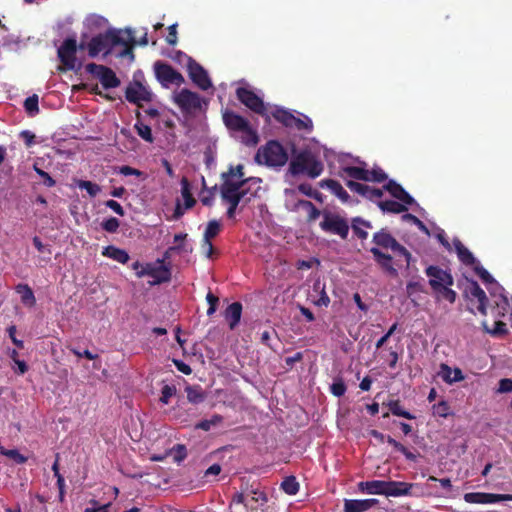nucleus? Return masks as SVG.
<instances>
[{
  "instance_id": "1",
  "label": "nucleus",
  "mask_w": 512,
  "mask_h": 512,
  "mask_svg": "<svg viewBox=\"0 0 512 512\" xmlns=\"http://www.w3.org/2000/svg\"><path fill=\"white\" fill-rule=\"evenodd\" d=\"M323 170V163L318 156L309 149H304L299 152L295 151L289 163V173L292 176L305 174L315 179L322 174Z\"/></svg>"
},
{
  "instance_id": "2",
  "label": "nucleus",
  "mask_w": 512,
  "mask_h": 512,
  "mask_svg": "<svg viewBox=\"0 0 512 512\" xmlns=\"http://www.w3.org/2000/svg\"><path fill=\"white\" fill-rule=\"evenodd\" d=\"M255 161L268 167H282L288 161V153L279 141L270 140L258 149Z\"/></svg>"
},
{
  "instance_id": "3",
  "label": "nucleus",
  "mask_w": 512,
  "mask_h": 512,
  "mask_svg": "<svg viewBox=\"0 0 512 512\" xmlns=\"http://www.w3.org/2000/svg\"><path fill=\"white\" fill-rule=\"evenodd\" d=\"M118 44H125L121 31L109 29L105 33H99L91 38L87 44L88 55L95 58L103 52L104 56H107Z\"/></svg>"
},
{
  "instance_id": "4",
  "label": "nucleus",
  "mask_w": 512,
  "mask_h": 512,
  "mask_svg": "<svg viewBox=\"0 0 512 512\" xmlns=\"http://www.w3.org/2000/svg\"><path fill=\"white\" fill-rule=\"evenodd\" d=\"M223 122L229 130L245 133L243 143L246 145L255 146L258 143L259 138L256 131L251 128L249 121L243 116L227 110L223 113Z\"/></svg>"
},
{
  "instance_id": "5",
  "label": "nucleus",
  "mask_w": 512,
  "mask_h": 512,
  "mask_svg": "<svg viewBox=\"0 0 512 512\" xmlns=\"http://www.w3.org/2000/svg\"><path fill=\"white\" fill-rule=\"evenodd\" d=\"M300 115L301 117H296L292 112L284 108H276L272 112L273 118L285 127L311 132L313 129L312 120L306 115Z\"/></svg>"
},
{
  "instance_id": "6",
  "label": "nucleus",
  "mask_w": 512,
  "mask_h": 512,
  "mask_svg": "<svg viewBox=\"0 0 512 512\" xmlns=\"http://www.w3.org/2000/svg\"><path fill=\"white\" fill-rule=\"evenodd\" d=\"M260 182L261 179L257 177H248L238 181L225 178L222 180V184L219 188L222 201L232 199L243 200L245 198V193L242 191V186L248 184H259Z\"/></svg>"
},
{
  "instance_id": "7",
  "label": "nucleus",
  "mask_w": 512,
  "mask_h": 512,
  "mask_svg": "<svg viewBox=\"0 0 512 512\" xmlns=\"http://www.w3.org/2000/svg\"><path fill=\"white\" fill-rule=\"evenodd\" d=\"M136 276L142 278L144 276H150L153 281L150 285H159L162 283L169 282L171 280V268L170 263L167 265H161L159 263H146L142 270L137 271Z\"/></svg>"
},
{
  "instance_id": "8",
  "label": "nucleus",
  "mask_w": 512,
  "mask_h": 512,
  "mask_svg": "<svg viewBox=\"0 0 512 512\" xmlns=\"http://www.w3.org/2000/svg\"><path fill=\"white\" fill-rule=\"evenodd\" d=\"M154 71L157 80L165 87L170 84L180 86L185 82L182 74L165 62L156 61L154 63Z\"/></svg>"
},
{
  "instance_id": "9",
  "label": "nucleus",
  "mask_w": 512,
  "mask_h": 512,
  "mask_svg": "<svg viewBox=\"0 0 512 512\" xmlns=\"http://www.w3.org/2000/svg\"><path fill=\"white\" fill-rule=\"evenodd\" d=\"M320 228L325 232L340 236L343 240L347 239L349 233L347 220L337 214H324L323 221L320 222Z\"/></svg>"
},
{
  "instance_id": "10",
  "label": "nucleus",
  "mask_w": 512,
  "mask_h": 512,
  "mask_svg": "<svg viewBox=\"0 0 512 512\" xmlns=\"http://www.w3.org/2000/svg\"><path fill=\"white\" fill-rule=\"evenodd\" d=\"M86 71L98 77L105 89L116 88L121 83L115 72L109 67L89 63L86 65Z\"/></svg>"
},
{
  "instance_id": "11",
  "label": "nucleus",
  "mask_w": 512,
  "mask_h": 512,
  "mask_svg": "<svg viewBox=\"0 0 512 512\" xmlns=\"http://www.w3.org/2000/svg\"><path fill=\"white\" fill-rule=\"evenodd\" d=\"M238 100L253 112L259 115H265L266 107L263 100L252 90L239 87L236 89Z\"/></svg>"
},
{
  "instance_id": "12",
  "label": "nucleus",
  "mask_w": 512,
  "mask_h": 512,
  "mask_svg": "<svg viewBox=\"0 0 512 512\" xmlns=\"http://www.w3.org/2000/svg\"><path fill=\"white\" fill-rule=\"evenodd\" d=\"M174 102L186 113L200 110L202 107V99L199 94L186 88L175 95Z\"/></svg>"
},
{
  "instance_id": "13",
  "label": "nucleus",
  "mask_w": 512,
  "mask_h": 512,
  "mask_svg": "<svg viewBox=\"0 0 512 512\" xmlns=\"http://www.w3.org/2000/svg\"><path fill=\"white\" fill-rule=\"evenodd\" d=\"M77 41L75 38H67L58 48L57 55L60 62L67 70H73L76 65Z\"/></svg>"
},
{
  "instance_id": "14",
  "label": "nucleus",
  "mask_w": 512,
  "mask_h": 512,
  "mask_svg": "<svg viewBox=\"0 0 512 512\" xmlns=\"http://www.w3.org/2000/svg\"><path fill=\"white\" fill-rule=\"evenodd\" d=\"M187 70L192 82L201 90L206 91L212 87V82L208 76L207 71L194 59H189Z\"/></svg>"
},
{
  "instance_id": "15",
  "label": "nucleus",
  "mask_w": 512,
  "mask_h": 512,
  "mask_svg": "<svg viewBox=\"0 0 512 512\" xmlns=\"http://www.w3.org/2000/svg\"><path fill=\"white\" fill-rule=\"evenodd\" d=\"M464 500L471 504H492L501 501H512V494L469 492L464 494Z\"/></svg>"
},
{
  "instance_id": "16",
  "label": "nucleus",
  "mask_w": 512,
  "mask_h": 512,
  "mask_svg": "<svg viewBox=\"0 0 512 512\" xmlns=\"http://www.w3.org/2000/svg\"><path fill=\"white\" fill-rule=\"evenodd\" d=\"M425 274L429 278V285L431 289H436L442 284H454V279L451 273L439 266H428L425 269Z\"/></svg>"
},
{
  "instance_id": "17",
  "label": "nucleus",
  "mask_w": 512,
  "mask_h": 512,
  "mask_svg": "<svg viewBox=\"0 0 512 512\" xmlns=\"http://www.w3.org/2000/svg\"><path fill=\"white\" fill-rule=\"evenodd\" d=\"M474 272L481 278V280L486 284H493L495 287V291L490 293L494 295L496 291H499V297L501 302H496L497 306L503 305V308L505 309L507 306H509L508 298L503 294L504 288L499 285L495 279L492 277V275L481 265L476 263L474 265Z\"/></svg>"
},
{
  "instance_id": "18",
  "label": "nucleus",
  "mask_w": 512,
  "mask_h": 512,
  "mask_svg": "<svg viewBox=\"0 0 512 512\" xmlns=\"http://www.w3.org/2000/svg\"><path fill=\"white\" fill-rule=\"evenodd\" d=\"M465 295L471 300L476 299L478 302L477 310L482 315H487L488 298L486 296L485 291L480 287V285L475 280H471L469 282V285L465 290Z\"/></svg>"
},
{
  "instance_id": "19",
  "label": "nucleus",
  "mask_w": 512,
  "mask_h": 512,
  "mask_svg": "<svg viewBox=\"0 0 512 512\" xmlns=\"http://www.w3.org/2000/svg\"><path fill=\"white\" fill-rule=\"evenodd\" d=\"M125 98L128 102L140 106L141 101H150L151 93L140 83L129 85L125 90Z\"/></svg>"
},
{
  "instance_id": "20",
  "label": "nucleus",
  "mask_w": 512,
  "mask_h": 512,
  "mask_svg": "<svg viewBox=\"0 0 512 512\" xmlns=\"http://www.w3.org/2000/svg\"><path fill=\"white\" fill-rule=\"evenodd\" d=\"M370 252L377 265L390 276H397V269L393 265V257L390 254L382 252L378 247H372Z\"/></svg>"
},
{
  "instance_id": "21",
  "label": "nucleus",
  "mask_w": 512,
  "mask_h": 512,
  "mask_svg": "<svg viewBox=\"0 0 512 512\" xmlns=\"http://www.w3.org/2000/svg\"><path fill=\"white\" fill-rule=\"evenodd\" d=\"M383 189L391 194L392 197L401 201L406 205L415 204L414 198L395 180H389L384 186Z\"/></svg>"
},
{
  "instance_id": "22",
  "label": "nucleus",
  "mask_w": 512,
  "mask_h": 512,
  "mask_svg": "<svg viewBox=\"0 0 512 512\" xmlns=\"http://www.w3.org/2000/svg\"><path fill=\"white\" fill-rule=\"evenodd\" d=\"M377 499H346L344 501V512H366L378 505Z\"/></svg>"
},
{
  "instance_id": "23",
  "label": "nucleus",
  "mask_w": 512,
  "mask_h": 512,
  "mask_svg": "<svg viewBox=\"0 0 512 512\" xmlns=\"http://www.w3.org/2000/svg\"><path fill=\"white\" fill-rule=\"evenodd\" d=\"M415 486L413 483L401 481H386V496L400 497L411 495V490Z\"/></svg>"
},
{
  "instance_id": "24",
  "label": "nucleus",
  "mask_w": 512,
  "mask_h": 512,
  "mask_svg": "<svg viewBox=\"0 0 512 512\" xmlns=\"http://www.w3.org/2000/svg\"><path fill=\"white\" fill-rule=\"evenodd\" d=\"M242 304L240 302H233L224 311V318L227 321L229 328L234 330L241 320Z\"/></svg>"
},
{
  "instance_id": "25",
  "label": "nucleus",
  "mask_w": 512,
  "mask_h": 512,
  "mask_svg": "<svg viewBox=\"0 0 512 512\" xmlns=\"http://www.w3.org/2000/svg\"><path fill=\"white\" fill-rule=\"evenodd\" d=\"M322 188H327L332 194L339 198L342 203H348L350 195L342 187V185L334 179H323L320 182Z\"/></svg>"
},
{
  "instance_id": "26",
  "label": "nucleus",
  "mask_w": 512,
  "mask_h": 512,
  "mask_svg": "<svg viewBox=\"0 0 512 512\" xmlns=\"http://www.w3.org/2000/svg\"><path fill=\"white\" fill-rule=\"evenodd\" d=\"M439 375L442 380L447 384H453L456 382H460L465 379L463 372L460 368L455 367L452 369L449 365L442 363L440 365Z\"/></svg>"
},
{
  "instance_id": "27",
  "label": "nucleus",
  "mask_w": 512,
  "mask_h": 512,
  "mask_svg": "<svg viewBox=\"0 0 512 512\" xmlns=\"http://www.w3.org/2000/svg\"><path fill=\"white\" fill-rule=\"evenodd\" d=\"M358 489L372 495H385L386 496V481L372 480L362 481L358 483Z\"/></svg>"
},
{
  "instance_id": "28",
  "label": "nucleus",
  "mask_w": 512,
  "mask_h": 512,
  "mask_svg": "<svg viewBox=\"0 0 512 512\" xmlns=\"http://www.w3.org/2000/svg\"><path fill=\"white\" fill-rule=\"evenodd\" d=\"M453 245L455 248V251L457 253L458 259L466 266H474L477 261L474 257V255L469 251L468 248H466L463 243L458 239L455 238L453 240Z\"/></svg>"
},
{
  "instance_id": "29",
  "label": "nucleus",
  "mask_w": 512,
  "mask_h": 512,
  "mask_svg": "<svg viewBox=\"0 0 512 512\" xmlns=\"http://www.w3.org/2000/svg\"><path fill=\"white\" fill-rule=\"evenodd\" d=\"M372 241L379 247L391 250L398 242L386 229L374 233Z\"/></svg>"
},
{
  "instance_id": "30",
  "label": "nucleus",
  "mask_w": 512,
  "mask_h": 512,
  "mask_svg": "<svg viewBox=\"0 0 512 512\" xmlns=\"http://www.w3.org/2000/svg\"><path fill=\"white\" fill-rule=\"evenodd\" d=\"M388 409L389 412L383 414V417L386 418L389 416V413H391L394 416L403 417L408 420H413L416 417L411 414L409 411H406L403 406L401 405V401L399 399L396 400H389L387 403H384Z\"/></svg>"
},
{
  "instance_id": "31",
  "label": "nucleus",
  "mask_w": 512,
  "mask_h": 512,
  "mask_svg": "<svg viewBox=\"0 0 512 512\" xmlns=\"http://www.w3.org/2000/svg\"><path fill=\"white\" fill-rule=\"evenodd\" d=\"M102 255L117 261L118 263L125 264L129 261V254L121 248L113 245H108L103 248Z\"/></svg>"
},
{
  "instance_id": "32",
  "label": "nucleus",
  "mask_w": 512,
  "mask_h": 512,
  "mask_svg": "<svg viewBox=\"0 0 512 512\" xmlns=\"http://www.w3.org/2000/svg\"><path fill=\"white\" fill-rule=\"evenodd\" d=\"M16 292L20 295L21 302L27 307H33L36 304V298L33 290L28 284L20 283L15 287Z\"/></svg>"
},
{
  "instance_id": "33",
  "label": "nucleus",
  "mask_w": 512,
  "mask_h": 512,
  "mask_svg": "<svg viewBox=\"0 0 512 512\" xmlns=\"http://www.w3.org/2000/svg\"><path fill=\"white\" fill-rule=\"evenodd\" d=\"M453 284H442L436 289H432L433 293L435 294L436 300H446L449 303L453 304L456 301L457 293L451 289V286Z\"/></svg>"
},
{
  "instance_id": "34",
  "label": "nucleus",
  "mask_w": 512,
  "mask_h": 512,
  "mask_svg": "<svg viewBox=\"0 0 512 512\" xmlns=\"http://www.w3.org/2000/svg\"><path fill=\"white\" fill-rule=\"evenodd\" d=\"M344 175L355 180H368V170L358 166L343 167L340 176L344 177Z\"/></svg>"
},
{
  "instance_id": "35",
  "label": "nucleus",
  "mask_w": 512,
  "mask_h": 512,
  "mask_svg": "<svg viewBox=\"0 0 512 512\" xmlns=\"http://www.w3.org/2000/svg\"><path fill=\"white\" fill-rule=\"evenodd\" d=\"M392 252L396 257V265L398 266H401V259L404 260L406 268H409L411 263L414 261L412 254L399 242L396 243Z\"/></svg>"
},
{
  "instance_id": "36",
  "label": "nucleus",
  "mask_w": 512,
  "mask_h": 512,
  "mask_svg": "<svg viewBox=\"0 0 512 512\" xmlns=\"http://www.w3.org/2000/svg\"><path fill=\"white\" fill-rule=\"evenodd\" d=\"M378 207L387 213L399 214L407 211V205L394 200L379 201Z\"/></svg>"
},
{
  "instance_id": "37",
  "label": "nucleus",
  "mask_w": 512,
  "mask_h": 512,
  "mask_svg": "<svg viewBox=\"0 0 512 512\" xmlns=\"http://www.w3.org/2000/svg\"><path fill=\"white\" fill-rule=\"evenodd\" d=\"M361 226L365 228H372V225L369 221L362 219L361 217H355L352 219L351 227L354 234L361 240H365L368 237V233L361 228Z\"/></svg>"
},
{
  "instance_id": "38",
  "label": "nucleus",
  "mask_w": 512,
  "mask_h": 512,
  "mask_svg": "<svg viewBox=\"0 0 512 512\" xmlns=\"http://www.w3.org/2000/svg\"><path fill=\"white\" fill-rule=\"evenodd\" d=\"M187 399L190 403L199 404L205 400V393L199 385L187 386L185 388Z\"/></svg>"
},
{
  "instance_id": "39",
  "label": "nucleus",
  "mask_w": 512,
  "mask_h": 512,
  "mask_svg": "<svg viewBox=\"0 0 512 512\" xmlns=\"http://www.w3.org/2000/svg\"><path fill=\"white\" fill-rule=\"evenodd\" d=\"M181 193H182V197L184 199L185 208L186 209L192 208L195 205L196 200L192 195L191 186L186 177H183L181 179Z\"/></svg>"
},
{
  "instance_id": "40",
  "label": "nucleus",
  "mask_w": 512,
  "mask_h": 512,
  "mask_svg": "<svg viewBox=\"0 0 512 512\" xmlns=\"http://www.w3.org/2000/svg\"><path fill=\"white\" fill-rule=\"evenodd\" d=\"M127 34V37L124 38L125 44H121L124 46L123 51L119 54L120 57L130 56L131 59L134 58L133 47L136 44L135 38L133 36V31L131 29H126L124 31Z\"/></svg>"
},
{
  "instance_id": "41",
  "label": "nucleus",
  "mask_w": 512,
  "mask_h": 512,
  "mask_svg": "<svg viewBox=\"0 0 512 512\" xmlns=\"http://www.w3.org/2000/svg\"><path fill=\"white\" fill-rule=\"evenodd\" d=\"M281 489L288 495H296L299 491V483L295 476H287L280 485Z\"/></svg>"
},
{
  "instance_id": "42",
  "label": "nucleus",
  "mask_w": 512,
  "mask_h": 512,
  "mask_svg": "<svg viewBox=\"0 0 512 512\" xmlns=\"http://www.w3.org/2000/svg\"><path fill=\"white\" fill-rule=\"evenodd\" d=\"M385 441L393 446L397 451L401 452L405 458L409 461H416L417 455L408 450L403 444L392 438L391 436H387Z\"/></svg>"
},
{
  "instance_id": "43",
  "label": "nucleus",
  "mask_w": 512,
  "mask_h": 512,
  "mask_svg": "<svg viewBox=\"0 0 512 512\" xmlns=\"http://www.w3.org/2000/svg\"><path fill=\"white\" fill-rule=\"evenodd\" d=\"M482 326L485 332L494 337H501L508 334L507 326L503 321H496L493 329H490L485 321L482 323Z\"/></svg>"
},
{
  "instance_id": "44",
  "label": "nucleus",
  "mask_w": 512,
  "mask_h": 512,
  "mask_svg": "<svg viewBox=\"0 0 512 512\" xmlns=\"http://www.w3.org/2000/svg\"><path fill=\"white\" fill-rule=\"evenodd\" d=\"M223 422V417L219 414H214L210 419H205L195 425V429L209 431L212 427H216Z\"/></svg>"
},
{
  "instance_id": "45",
  "label": "nucleus",
  "mask_w": 512,
  "mask_h": 512,
  "mask_svg": "<svg viewBox=\"0 0 512 512\" xmlns=\"http://www.w3.org/2000/svg\"><path fill=\"white\" fill-rule=\"evenodd\" d=\"M172 252H178V253H180V252L188 253L189 252L190 253V252H192V247H188L186 244H178L175 246H171L164 252L162 259H157V263H159L161 265H166L165 261L171 257Z\"/></svg>"
},
{
  "instance_id": "46",
  "label": "nucleus",
  "mask_w": 512,
  "mask_h": 512,
  "mask_svg": "<svg viewBox=\"0 0 512 512\" xmlns=\"http://www.w3.org/2000/svg\"><path fill=\"white\" fill-rule=\"evenodd\" d=\"M38 103H39V98H38L37 94H33L32 96H29L28 98L25 99L24 108L29 116L33 117L39 113Z\"/></svg>"
},
{
  "instance_id": "47",
  "label": "nucleus",
  "mask_w": 512,
  "mask_h": 512,
  "mask_svg": "<svg viewBox=\"0 0 512 512\" xmlns=\"http://www.w3.org/2000/svg\"><path fill=\"white\" fill-rule=\"evenodd\" d=\"M0 453L12 459L17 464H24L27 461V457L21 454L17 449H6L0 447Z\"/></svg>"
},
{
  "instance_id": "48",
  "label": "nucleus",
  "mask_w": 512,
  "mask_h": 512,
  "mask_svg": "<svg viewBox=\"0 0 512 512\" xmlns=\"http://www.w3.org/2000/svg\"><path fill=\"white\" fill-rule=\"evenodd\" d=\"M220 230L221 226L217 220L209 221L204 232V242L211 241V239H213L219 234Z\"/></svg>"
},
{
  "instance_id": "49",
  "label": "nucleus",
  "mask_w": 512,
  "mask_h": 512,
  "mask_svg": "<svg viewBox=\"0 0 512 512\" xmlns=\"http://www.w3.org/2000/svg\"><path fill=\"white\" fill-rule=\"evenodd\" d=\"M135 129L137 131V134L145 141L149 142V143H152L153 142V135H152V131H151V128L146 125V124H143L141 122H137L135 124Z\"/></svg>"
},
{
  "instance_id": "50",
  "label": "nucleus",
  "mask_w": 512,
  "mask_h": 512,
  "mask_svg": "<svg viewBox=\"0 0 512 512\" xmlns=\"http://www.w3.org/2000/svg\"><path fill=\"white\" fill-rule=\"evenodd\" d=\"M433 414L442 418H446L450 415V405L447 401L441 400L432 407Z\"/></svg>"
},
{
  "instance_id": "51",
  "label": "nucleus",
  "mask_w": 512,
  "mask_h": 512,
  "mask_svg": "<svg viewBox=\"0 0 512 512\" xmlns=\"http://www.w3.org/2000/svg\"><path fill=\"white\" fill-rule=\"evenodd\" d=\"M78 187L80 189L86 190V192L91 197H95L101 191V188H100V186L98 184L93 183V182L88 181V180H80L78 182Z\"/></svg>"
},
{
  "instance_id": "52",
  "label": "nucleus",
  "mask_w": 512,
  "mask_h": 512,
  "mask_svg": "<svg viewBox=\"0 0 512 512\" xmlns=\"http://www.w3.org/2000/svg\"><path fill=\"white\" fill-rule=\"evenodd\" d=\"M233 177L239 178V180L244 179V166L242 164H238L237 166L233 167L230 166L228 172H224L221 174L222 180L226 179H232Z\"/></svg>"
},
{
  "instance_id": "53",
  "label": "nucleus",
  "mask_w": 512,
  "mask_h": 512,
  "mask_svg": "<svg viewBox=\"0 0 512 512\" xmlns=\"http://www.w3.org/2000/svg\"><path fill=\"white\" fill-rule=\"evenodd\" d=\"M300 205L308 210V220L315 221L321 214L320 210L310 201L302 200Z\"/></svg>"
},
{
  "instance_id": "54",
  "label": "nucleus",
  "mask_w": 512,
  "mask_h": 512,
  "mask_svg": "<svg viewBox=\"0 0 512 512\" xmlns=\"http://www.w3.org/2000/svg\"><path fill=\"white\" fill-rule=\"evenodd\" d=\"M387 178V174L381 168H374L372 170H368L367 182L381 183L385 181Z\"/></svg>"
},
{
  "instance_id": "55",
  "label": "nucleus",
  "mask_w": 512,
  "mask_h": 512,
  "mask_svg": "<svg viewBox=\"0 0 512 512\" xmlns=\"http://www.w3.org/2000/svg\"><path fill=\"white\" fill-rule=\"evenodd\" d=\"M346 186L353 192L366 198L368 192V185L362 184L353 180L346 181Z\"/></svg>"
},
{
  "instance_id": "56",
  "label": "nucleus",
  "mask_w": 512,
  "mask_h": 512,
  "mask_svg": "<svg viewBox=\"0 0 512 512\" xmlns=\"http://www.w3.org/2000/svg\"><path fill=\"white\" fill-rule=\"evenodd\" d=\"M176 394V387L174 385H164L161 389L160 402L162 404H168L170 398Z\"/></svg>"
},
{
  "instance_id": "57",
  "label": "nucleus",
  "mask_w": 512,
  "mask_h": 512,
  "mask_svg": "<svg viewBox=\"0 0 512 512\" xmlns=\"http://www.w3.org/2000/svg\"><path fill=\"white\" fill-rule=\"evenodd\" d=\"M119 226H120V222L115 217H110V218L104 220L101 223L102 229L105 230L108 233H115V232H117Z\"/></svg>"
},
{
  "instance_id": "58",
  "label": "nucleus",
  "mask_w": 512,
  "mask_h": 512,
  "mask_svg": "<svg viewBox=\"0 0 512 512\" xmlns=\"http://www.w3.org/2000/svg\"><path fill=\"white\" fill-rule=\"evenodd\" d=\"M402 219L404 221L412 222L414 225H416L425 234H427V235L430 234L429 229L427 228V226L418 217H416L415 215L410 214V213H406V214H404L402 216Z\"/></svg>"
},
{
  "instance_id": "59",
  "label": "nucleus",
  "mask_w": 512,
  "mask_h": 512,
  "mask_svg": "<svg viewBox=\"0 0 512 512\" xmlns=\"http://www.w3.org/2000/svg\"><path fill=\"white\" fill-rule=\"evenodd\" d=\"M346 385L342 379H336L330 386L331 393L336 397H341L346 392Z\"/></svg>"
},
{
  "instance_id": "60",
  "label": "nucleus",
  "mask_w": 512,
  "mask_h": 512,
  "mask_svg": "<svg viewBox=\"0 0 512 512\" xmlns=\"http://www.w3.org/2000/svg\"><path fill=\"white\" fill-rule=\"evenodd\" d=\"M34 171L43 179V184L48 187H54L56 185V181L44 170L39 168L36 164L33 165Z\"/></svg>"
},
{
  "instance_id": "61",
  "label": "nucleus",
  "mask_w": 512,
  "mask_h": 512,
  "mask_svg": "<svg viewBox=\"0 0 512 512\" xmlns=\"http://www.w3.org/2000/svg\"><path fill=\"white\" fill-rule=\"evenodd\" d=\"M216 190L217 185L211 187L210 189H206V194H202L200 201L204 206L210 207L213 205Z\"/></svg>"
},
{
  "instance_id": "62",
  "label": "nucleus",
  "mask_w": 512,
  "mask_h": 512,
  "mask_svg": "<svg viewBox=\"0 0 512 512\" xmlns=\"http://www.w3.org/2000/svg\"><path fill=\"white\" fill-rule=\"evenodd\" d=\"M241 201L242 200H236V199L224 201L225 203L228 204V209H227L226 215L229 219L235 218L236 211H237L238 206L241 203Z\"/></svg>"
},
{
  "instance_id": "63",
  "label": "nucleus",
  "mask_w": 512,
  "mask_h": 512,
  "mask_svg": "<svg viewBox=\"0 0 512 512\" xmlns=\"http://www.w3.org/2000/svg\"><path fill=\"white\" fill-rule=\"evenodd\" d=\"M118 172L121 174V175H124V176H137V177H141L144 175V173L136 168H133L131 166H128V165H124V166H121L119 167V170Z\"/></svg>"
},
{
  "instance_id": "64",
  "label": "nucleus",
  "mask_w": 512,
  "mask_h": 512,
  "mask_svg": "<svg viewBox=\"0 0 512 512\" xmlns=\"http://www.w3.org/2000/svg\"><path fill=\"white\" fill-rule=\"evenodd\" d=\"M497 391L499 393H508L512 392V379L504 378L499 381V386Z\"/></svg>"
}]
</instances>
